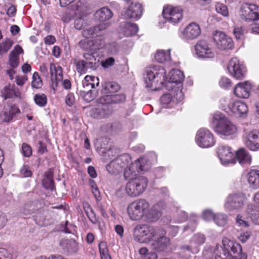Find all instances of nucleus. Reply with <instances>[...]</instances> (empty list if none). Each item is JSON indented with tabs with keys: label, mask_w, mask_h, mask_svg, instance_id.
Returning a JSON list of instances; mask_svg holds the SVG:
<instances>
[{
	"label": "nucleus",
	"mask_w": 259,
	"mask_h": 259,
	"mask_svg": "<svg viewBox=\"0 0 259 259\" xmlns=\"http://www.w3.org/2000/svg\"><path fill=\"white\" fill-rule=\"evenodd\" d=\"M80 96L87 102H90L93 100L96 97L95 94L92 90H82L80 91Z\"/></svg>",
	"instance_id": "52"
},
{
	"label": "nucleus",
	"mask_w": 259,
	"mask_h": 259,
	"mask_svg": "<svg viewBox=\"0 0 259 259\" xmlns=\"http://www.w3.org/2000/svg\"><path fill=\"white\" fill-rule=\"evenodd\" d=\"M197 224V217L196 215H192L191 220L189 221L188 224L184 228V231H190L193 232L195 230Z\"/></svg>",
	"instance_id": "48"
},
{
	"label": "nucleus",
	"mask_w": 259,
	"mask_h": 259,
	"mask_svg": "<svg viewBox=\"0 0 259 259\" xmlns=\"http://www.w3.org/2000/svg\"><path fill=\"white\" fill-rule=\"evenodd\" d=\"M20 175L22 177H30L32 176V172L29 166L24 165L20 169Z\"/></svg>",
	"instance_id": "59"
},
{
	"label": "nucleus",
	"mask_w": 259,
	"mask_h": 259,
	"mask_svg": "<svg viewBox=\"0 0 259 259\" xmlns=\"http://www.w3.org/2000/svg\"><path fill=\"white\" fill-rule=\"evenodd\" d=\"M201 34V29L196 23L189 24L182 32L181 38L186 40H192L197 38Z\"/></svg>",
	"instance_id": "21"
},
{
	"label": "nucleus",
	"mask_w": 259,
	"mask_h": 259,
	"mask_svg": "<svg viewBox=\"0 0 259 259\" xmlns=\"http://www.w3.org/2000/svg\"><path fill=\"white\" fill-rule=\"evenodd\" d=\"M101 41V39H96L94 41L84 39L79 42V46L84 50H99L102 48V44H98V41Z\"/></svg>",
	"instance_id": "32"
},
{
	"label": "nucleus",
	"mask_w": 259,
	"mask_h": 259,
	"mask_svg": "<svg viewBox=\"0 0 259 259\" xmlns=\"http://www.w3.org/2000/svg\"><path fill=\"white\" fill-rule=\"evenodd\" d=\"M83 58L85 59V60H84L85 63L87 64V65L90 67V69H95L96 68V59L93 54L84 53L83 54Z\"/></svg>",
	"instance_id": "46"
},
{
	"label": "nucleus",
	"mask_w": 259,
	"mask_h": 259,
	"mask_svg": "<svg viewBox=\"0 0 259 259\" xmlns=\"http://www.w3.org/2000/svg\"><path fill=\"white\" fill-rule=\"evenodd\" d=\"M170 49L159 50L155 55V59L160 63H167L171 61Z\"/></svg>",
	"instance_id": "34"
},
{
	"label": "nucleus",
	"mask_w": 259,
	"mask_h": 259,
	"mask_svg": "<svg viewBox=\"0 0 259 259\" xmlns=\"http://www.w3.org/2000/svg\"><path fill=\"white\" fill-rule=\"evenodd\" d=\"M227 68L230 75L236 79H242L245 76L246 68L237 58L234 57L230 60Z\"/></svg>",
	"instance_id": "11"
},
{
	"label": "nucleus",
	"mask_w": 259,
	"mask_h": 259,
	"mask_svg": "<svg viewBox=\"0 0 259 259\" xmlns=\"http://www.w3.org/2000/svg\"><path fill=\"white\" fill-rule=\"evenodd\" d=\"M88 6L85 0H79L76 5L74 10L76 16L78 15L84 16V14L88 10Z\"/></svg>",
	"instance_id": "39"
},
{
	"label": "nucleus",
	"mask_w": 259,
	"mask_h": 259,
	"mask_svg": "<svg viewBox=\"0 0 259 259\" xmlns=\"http://www.w3.org/2000/svg\"><path fill=\"white\" fill-rule=\"evenodd\" d=\"M22 153L25 157H30L32 155V149L30 146L26 143L22 145Z\"/></svg>",
	"instance_id": "61"
},
{
	"label": "nucleus",
	"mask_w": 259,
	"mask_h": 259,
	"mask_svg": "<svg viewBox=\"0 0 259 259\" xmlns=\"http://www.w3.org/2000/svg\"><path fill=\"white\" fill-rule=\"evenodd\" d=\"M43 186L47 189L53 190L54 189V181L50 178H44L42 181Z\"/></svg>",
	"instance_id": "62"
},
{
	"label": "nucleus",
	"mask_w": 259,
	"mask_h": 259,
	"mask_svg": "<svg viewBox=\"0 0 259 259\" xmlns=\"http://www.w3.org/2000/svg\"><path fill=\"white\" fill-rule=\"evenodd\" d=\"M99 248L101 259H111L105 242H101L99 244Z\"/></svg>",
	"instance_id": "51"
},
{
	"label": "nucleus",
	"mask_w": 259,
	"mask_h": 259,
	"mask_svg": "<svg viewBox=\"0 0 259 259\" xmlns=\"http://www.w3.org/2000/svg\"><path fill=\"white\" fill-rule=\"evenodd\" d=\"M34 101L37 106L42 107L45 106L47 103V98L44 94H38L34 96Z\"/></svg>",
	"instance_id": "49"
},
{
	"label": "nucleus",
	"mask_w": 259,
	"mask_h": 259,
	"mask_svg": "<svg viewBox=\"0 0 259 259\" xmlns=\"http://www.w3.org/2000/svg\"><path fill=\"white\" fill-rule=\"evenodd\" d=\"M50 72L53 85H55L57 87L60 82L62 81L63 78L62 68L59 65L51 63L50 65Z\"/></svg>",
	"instance_id": "26"
},
{
	"label": "nucleus",
	"mask_w": 259,
	"mask_h": 259,
	"mask_svg": "<svg viewBox=\"0 0 259 259\" xmlns=\"http://www.w3.org/2000/svg\"><path fill=\"white\" fill-rule=\"evenodd\" d=\"M169 239L166 237L160 236L158 234L157 237L151 243V248L158 252L164 251L169 244Z\"/></svg>",
	"instance_id": "25"
},
{
	"label": "nucleus",
	"mask_w": 259,
	"mask_h": 259,
	"mask_svg": "<svg viewBox=\"0 0 259 259\" xmlns=\"http://www.w3.org/2000/svg\"><path fill=\"white\" fill-rule=\"evenodd\" d=\"M138 31V27L136 24L125 23L121 28V33L125 36L135 35Z\"/></svg>",
	"instance_id": "37"
},
{
	"label": "nucleus",
	"mask_w": 259,
	"mask_h": 259,
	"mask_svg": "<svg viewBox=\"0 0 259 259\" xmlns=\"http://www.w3.org/2000/svg\"><path fill=\"white\" fill-rule=\"evenodd\" d=\"M166 71L159 65L149 67L146 70V76L144 77L145 85L151 91H158L161 87L168 90H174V84L181 83L184 78L182 71L179 69H172L169 73V78L166 75Z\"/></svg>",
	"instance_id": "1"
},
{
	"label": "nucleus",
	"mask_w": 259,
	"mask_h": 259,
	"mask_svg": "<svg viewBox=\"0 0 259 259\" xmlns=\"http://www.w3.org/2000/svg\"><path fill=\"white\" fill-rule=\"evenodd\" d=\"M149 206L150 203L148 200L144 198L138 199L128 205L127 212L132 220H141L146 211L148 210Z\"/></svg>",
	"instance_id": "6"
},
{
	"label": "nucleus",
	"mask_w": 259,
	"mask_h": 259,
	"mask_svg": "<svg viewBox=\"0 0 259 259\" xmlns=\"http://www.w3.org/2000/svg\"><path fill=\"white\" fill-rule=\"evenodd\" d=\"M46 213V212L42 209L38 210L37 212H36L34 215V219L36 224L39 225H43L44 224V221L46 220L44 214Z\"/></svg>",
	"instance_id": "53"
},
{
	"label": "nucleus",
	"mask_w": 259,
	"mask_h": 259,
	"mask_svg": "<svg viewBox=\"0 0 259 259\" xmlns=\"http://www.w3.org/2000/svg\"><path fill=\"white\" fill-rule=\"evenodd\" d=\"M74 64L75 65L76 69L77 72L80 74L85 73L90 67L88 66L87 64L84 60L75 59Z\"/></svg>",
	"instance_id": "45"
},
{
	"label": "nucleus",
	"mask_w": 259,
	"mask_h": 259,
	"mask_svg": "<svg viewBox=\"0 0 259 259\" xmlns=\"http://www.w3.org/2000/svg\"><path fill=\"white\" fill-rule=\"evenodd\" d=\"M213 41L216 47L220 50L232 49L233 47L232 38L222 31L214 32Z\"/></svg>",
	"instance_id": "15"
},
{
	"label": "nucleus",
	"mask_w": 259,
	"mask_h": 259,
	"mask_svg": "<svg viewBox=\"0 0 259 259\" xmlns=\"http://www.w3.org/2000/svg\"><path fill=\"white\" fill-rule=\"evenodd\" d=\"M35 203L32 202L26 204L24 206V213L26 215L30 214L35 212Z\"/></svg>",
	"instance_id": "57"
},
{
	"label": "nucleus",
	"mask_w": 259,
	"mask_h": 259,
	"mask_svg": "<svg viewBox=\"0 0 259 259\" xmlns=\"http://www.w3.org/2000/svg\"><path fill=\"white\" fill-rule=\"evenodd\" d=\"M213 220L217 225L223 226L227 224V215L224 213H217L215 214Z\"/></svg>",
	"instance_id": "50"
},
{
	"label": "nucleus",
	"mask_w": 259,
	"mask_h": 259,
	"mask_svg": "<svg viewBox=\"0 0 259 259\" xmlns=\"http://www.w3.org/2000/svg\"><path fill=\"white\" fill-rule=\"evenodd\" d=\"M238 14L246 21H259V6L252 3H243L241 4Z\"/></svg>",
	"instance_id": "8"
},
{
	"label": "nucleus",
	"mask_w": 259,
	"mask_h": 259,
	"mask_svg": "<svg viewBox=\"0 0 259 259\" xmlns=\"http://www.w3.org/2000/svg\"><path fill=\"white\" fill-rule=\"evenodd\" d=\"M128 156L124 155L117 157L112 160L107 166L108 171L112 174H116L121 171L128 163Z\"/></svg>",
	"instance_id": "19"
},
{
	"label": "nucleus",
	"mask_w": 259,
	"mask_h": 259,
	"mask_svg": "<svg viewBox=\"0 0 259 259\" xmlns=\"http://www.w3.org/2000/svg\"><path fill=\"white\" fill-rule=\"evenodd\" d=\"M217 154L221 163L224 165L234 164L236 159L231 148L226 145H220L217 148Z\"/></svg>",
	"instance_id": "14"
},
{
	"label": "nucleus",
	"mask_w": 259,
	"mask_h": 259,
	"mask_svg": "<svg viewBox=\"0 0 259 259\" xmlns=\"http://www.w3.org/2000/svg\"><path fill=\"white\" fill-rule=\"evenodd\" d=\"M86 214L89 218L90 221L94 224H96L97 223V219L96 217V214L90 206H88L85 209Z\"/></svg>",
	"instance_id": "56"
},
{
	"label": "nucleus",
	"mask_w": 259,
	"mask_h": 259,
	"mask_svg": "<svg viewBox=\"0 0 259 259\" xmlns=\"http://www.w3.org/2000/svg\"><path fill=\"white\" fill-rule=\"evenodd\" d=\"M215 214L210 209H206L203 211L202 218L207 222H209L213 220Z\"/></svg>",
	"instance_id": "58"
},
{
	"label": "nucleus",
	"mask_w": 259,
	"mask_h": 259,
	"mask_svg": "<svg viewBox=\"0 0 259 259\" xmlns=\"http://www.w3.org/2000/svg\"><path fill=\"white\" fill-rule=\"evenodd\" d=\"M249 214L247 212L243 214H238L236 218V224L241 227H248L249 226Z\"/></svg>",
	"instance_id": "43"
},
{
	"label": "nucleus",
	"mask_w": 259,
	"mask_h": 259,
	"mask_svg": "<svg viewBox=\"0 0 259 259\" xmlns=\"http://www.w3.org/2000/svg\"><path fill=\"white\" fill-rule=\"evenodd\" d=\"M246 199L245 195L241 193L230 194L226 198L224 204L225 209L228 211L239 210L244 206Z\"/></svg>",
	"instance_id": "9"
},
{
	"label": "nucleus",
	"mask_w": 259,
	"mask_h": 259,
	"mask_svg": "<svg viewBox=\"0 0 259 259\" xmlns=\"http://www.w3.org/2000/svg\"><path fill=\"white\" fill-rule=\"evenodd\" d=\"M95 18L100 22H105L110 20L113 16L112 11L107 7H103L97 10L95 14Z\"/></svg>",
	"instance_id": "31"
},
{
	"label": "nucleus",
	"mask_w": 259,
	"mask_h": 259,
	"mask_svg": "<svg viewBox=\"0 0 259 259\" xmlns=\"http://www.w3.org/2000/svg\"><path fill=\"white\" fill-rule=\"evenodd\" d=\"M251 88V83L249 81L239 82L235 86L234 94L238 98L247 99L250 96Z\"/></svg>",
	"instance_id": "23"
},
{
	"label": "nucleus",
	"mask_w": 259,
	"mask_h": 259,
	"mask_svg": "<svg viewBox=\"0 0 259 259\" xmlns=\"http://www.w3.org/2000/svg\"><path fill=\"white\" fill-rule=\"evenodd\" d=\"M1 96L5 100L7 99L17 98L21 99L22 94L20 89L15 84L8 83L1 90Z\"/></svg>",
	"instance_id": "22"
},
{
	"label": "nucleus",
	"mask_w": 259,
	"mask_h": 259,
	"mask_svg": "<svg viewBox=\"0 0 259 259\" xmlns=\"http://www.w3.org/2000/svg\"><path fill=\"white\" fill-rule=\"evenodd\" d=\"M210 124L214 131L221 136H231L237 133V126L221 112L212 114Z\"/></svg>",
	"instance_id": "2"
},
{
	"label": "nucleus",
	"mask_w": 259,
	"mask_h": 259,
	"mask_svg": "<svg viewBox=\"0 0 259 259\" xmlns=\"http://www.w3.org/2000/svg\"><path fill=\"white\" fill-rule=\"evenodd\" d=\"M100 44H102V47L104 46L106 51L112 55L116 54L119 49L118 44L116 41H112L104 45V41L101 39Z\"/></svg>",
	"instance_id": "42"
},
{
	"label": "nucleus",
	"mask_w": 259,
	"mask_h": 259,
	"mask_svg": "<svg viewBox=\"0 0 259 259\" xmlns=\"http://www.w3.org/2000/svg\"><path fill=\"white\" fill-rule=\"evenodd\" d=\"M245 146L252 151H259V131L253 130L245 132L243 137Z\"/></svg>",
	"instance_id": "16"
},
{
	"label": "nucleus",
	"mask_w": 259,
	"mask_h": 259,
	"mask_svg": "<svg viewBox=\"0 0 259 259\" xmlns=\"http://www.w3.org/2000/svg\"><path fill=\"white\" fill-rule=\"evenodd\" d=\"M165 207V203L163 201H160L151 207L149 206L148 210L146 211L142 220L147 223L156 222L162 216V211Z\"/></svg>",
	"instance_id": "12"
},
{
	"label": "nucleus",
	"mask_w": 259,
	"mask_h": 259,
	"mask_svg": "<svg viewBox=\"0 0 259 259\" xmlns=\"http://www.w3.org/2000/svg\"><path fill=\"white\" fill-rule=\"evenodd\" d=\"M255 206L253 204H248L246 211L249 214V218L255 225H259V210H255Z\"/></svg>",
	"instance_id": "38"
},
{
	"label": "nucleus",
	"mask_w": 259,
	"mask_h": 259,
	"mask_svg": "<svg viewBox=\"0 0 259 259\" xmlns=\"http://www.w3.org/2000/svg\"><path fill=\"white\" fill-rule=\"evenodd\" d=\"M215 11L218 13L221 14L224 17H227L229 15V12L227 6L222 3H218L215 7Z\"/></svg>",
	"instance_id": "54"
},
{
	"label": "nucleus",
	"mask_w": 259,
	"mask_h": 259,
	"mask_svg": "<svg viewBox=\"0 0 259 259\" xmlns=\"http://www.w3.org/2000/svg\"><path fill=\"white\" fill-rule=\"evenodd\" d=\"M19 113V109L16 106L13 105L11 106L9 110H5L1 114V116L5 122H8Z\"/></svg>",
	"instance_id": "35"
},
{
	"label": "nucleus",
	"mask_w": 259,
	"mask_h": 259,
	"mask_svg": "<svg viewBox=\"0 0 259 259\" xmlns=\"http://www.w3.org/2000/svg\"><path fill=\"white\" fill-rule=\"evenodd\" d=\"M175 94L173 96L171 94H164L160 98V103L164 108H171L178 103L182 101L184 95L182 90L175 91Z\"/></svg>",
	"instance_id": "18"
},
{
	"label": "nucleus",
	"mask_w": 259,
	"mask_h": 259,
	"mask_svg": "<svg viewBox=\"0 0 259 259\" xmlns=\"http://www.w3.org/2000/svg\"><path fill=\"white\" fill-rule=\"evenodd\" d=\"M195 142L198 146L203 148L211 147L215 144L212 134L206 128H201L197 131Z\"/></svg>",
	"instance_id": "10"
},
{
	"label": "nucleus",
	"mask_w": 259,
	"mask_h": 259,
	"mask_svg": "<svg viewBox=\"0 0 259 259\" xmlns=\"http://www.w3.org/2000/svg\"><path fill=\"white\" fill-rule=\"evenodd\" d=\"M114 63V58L113 57H109L101 61V65L104 68H108L113 66Z\"/></svg>",
	"instance_id": "60"
},
{
	"label": "nucleus",
	"mask_w": 259,
	"mask_h": 259,
	"mask_svg": "<svg viewBox=\"0 0 259 259\" xmlns=\"http://www.w3.org/2000/svg\"><path fill=\"white\" fill-rule=\"evenodd\" d=\"M109 25L108 23L100 24L96 26L83 30L82 32V35L87 38L100 36L102 34V31L105 30Z\"/></svg>",
	"instance_id": "24"
},
{
	"label": "nucleus",
	"mask_w": 259,
	"mask_h": 259,
	"mask_svg": "<svg viewBox=\"0 0 259 259\" xmlns=\"http://www.w3.org/2000/svg\"><path fill=\"white\" fill-rule=\"evenodd\" d=\"M42 81L38 75V73L35 72L33 74L31 86L33 88L38 89L42 86Z\"/></svg>",
	"instance_id": "55"
},
{
	"label": "nucleus",
	"mask_w": 259,
	"mask_h": 259,
	"mask_svg": "<svg viewBox=\"0 0 259 259\" xmlns=\"http://www.w3.org/2000/svg\"><path fill=\"white\" fill-rule=\"evenodd\" d=\"M119 85L115 82H106L104 85V93L106 95H112L120 90Z\"/></svg>",
	"instance_id": "40"
},
{
	"label": "nucleus",
	"mask_w": 259,
	"mask_h": 259,
	"mask_svg": "<svg viewBox=\"0 0 259 259\" xmlns=\"http://www.w3.org/2000/svg\"><path fill=\"white\" fill-rule=\"evenodd\" d=\"M137 169L138 172L140 171H146L150 168V165L147 160V159L144 157H140L134 164Z\"/></svg>",
	"instance_id": "41"
},
{
	"label": "nucleus",
	"mask_w": 259,
	"mask_h": 259,
	"mask_svg": "<svg viewBox=\"0 0 259 259\" xmlns=\"http://www.w3.org/2000/svg\"><path fill=\"white\" fill-rule=\"evenodd\" d=\"M236 159L241 164H249L251 161V156L249 152L245 149L241 148L236 153Z\"/></svg>",
	"instance_id": "33"
},
{
	"label": "nucleus",
	"mask_w": 259,
	"mask_h": 259,
	"mask_svg": "<svg viewBox=\"0 0 259 259\" xmlns=\"http://www.w3.org/2000/svg\"><path fill=\"white\" fill-rule=\"evenodd\" d=\"M14 41L10 38H5L0 43V55H3L7 53L11 48Z\"/></svg>",
	"instance_id": "44"
},
{
	"label": "nucleus",
	"mask_w": 259,
	"mask_h": 259,
	"mask_svg": "<svg viewBox=\"0 0 259 259\" xmlns=\"http://www.w3.org/2000/svg\"><path fill=\"white\" fill-rule=\"evenodd\" d=\"M0 259H13L12 255L7 249L0 248Z\"/></svg>",
	"instance_id": "64"
},
{
	"label": "nucleus",
	"mask_w": 259,
	"mask_h": 259,
	"mask_svg": "<svg viewBox=\"0 0 259 259\" xmlns=\"http://www.w3.org/2000/svg\"><path fill=\"white\" fill-rule=\"evenodd\" d=\"M223 247L220 246L221 256L225 258L247 259V256L242 252V247L239 243L224 238L222 240Z\"/></svg>",
	"instance_id": "5"
},
{
	"label": "nucleus",
	"mask_w": 259,
	"mask_h": 259,
	"mask_svg": "<svg viewBox=\"0 0 259 259\" xmlns=\"http://www.w3.org/2000/svg\"><path fill=\"white\" fill-rule=\"evenodd\" d=\"M248 182L252 188L254 189L259 188V170H250L248 174Z\"/></svg>",
	"instance_id": "36"
},
{
	"label": "nucleus",
	"mask_w": 259,
	"mask_h": 259,
	"mask_svg": "<svg viewBox=\"0 0 259 259\" xmlns=\"http://www.w3.org/2000/svg\"><path fill=\"white\" fill-rule=\"evenodd\" d=\"M74 21V27L76 29L80 30L88 25L84 16L78 15Z\"/></svg>",
	"instance_id": "47"
},
{
	"label": "nucleus",
	"mask_w": 259,
	"mask_h": 259,
	"mask_svg": "<svg viewBox=\"0 0 259 259\" xmlns=\"http://www.w3.org/2000/svg\"><path fill=\"white\" fill-rule=\"evenodd\" d=\"M220 102L221 108L229 114L240 116L247 112V107L243 102L231 97H223Z\"/></svg>",
	"instance_id": "4"
},
{
	"label": "nucleus",
	"mask_w": 259,
	"mask_h": 259,
	"mask_svg": "<svg viewBox=\"0 0 259 259\" xmlns=\"http://www.w3.org/2000/svg\"><path fill=\"white\" fill-rule=\"evenodd\" d=\"M125 100V96L122 94H113L112 95H106L100 99V102L103 104L111 103H119Z\"/></svg>",
	"instance_id": "30"
},
{
	"label": "nucleus",
	"mask_w": 259,
	"mask_h": 259,
	"mask_svg": "<svg viewBox=\"0 0 259 259\" xmlns=\"http://www.w3.org/2000/svg\"><path fill=\"white\" fill-rule=\"evenodd\" d=\"M206 240L204 234L198 233L194 235L191 238L189 245H183L181 247L182 252L186 251L192 253H197L199 251V247L203 244Z\"/></svg>",
	"instance_id": "13"
},
{
	"label": "nucleus",
	"mask_w": 259,
	"mask_h": 259,
	"mask_svg": "<svg viewBox=\"0 0 259 259\" xmlns=\"http://www.w3.org/2000/svg\"><path fill=\"white\" fill-rule=\"evenodd\" d=\"M158 230L153 226L147 224L136 225L133 230V238L135 241L145 244L151 243L157 237Z\"/></svg>",
	"instance_id": "3"
},
{
	"label": "nucleus",
	"mask_w": 259,
	"mask_h": 259,
	"mask_svg": "<svg viewBox=\"0 0 259 259\" xmlns=\"http://www.w3.org/2000/svg\"><path fill=\"white\" fill-rule=\"evenodd\" d=\"M59 244L62 248L69 254L75 253L79 250L78 243L74 239H63Z\"/></svg>",
	"instance_id": "28"
},
{
	"label": "nucleus",
	"mask_w": 259,
	"mask_h": 259,
	"mask_svg": "<svg viewBox=\"0 0 259 259\" xmlns=\"http://www.w3.org/2000/svg\"><path fill=\"white\" fill-rule=\"evenodd\" d=\"M163 18L169 23H177L182 19V9L180 7L168 6L163 10Z\"/></svg>",
	"instance_id": "17"
},
{
	"label": "nucleus",
	"mask_w": 259,
	"mask_h": 259,
	"mask_svg": "<svg viewBox=\"0 0 259 259\" xmlns=\"http://www.w3.org/2000/svg\"><path fill=\"white\" fill-rule=\"evenodd\" d=\"M27 80L28 77L26 75H17L15 77V82L20 87H22Z\"/></svg>",
	"instance_id": "63"
},
{
	"label": "nucleus",
	"mask_w": 259,
	"mask_h": 259,
	"mask_svg": "<svg viewBox=\"0 0 259 259\" xmlns=\"http://www.w3.org/2000/svg\"><path fill=\"white\" fill-rule=\"evenodd\" d=\"M23 53V50L19 45H16L9 54V63L13 68H16L19 65V55Z\"/></svg>",
	"instance_id": "29"
},
{
	"label": "nucleus",
	"mask_w": 259,
	"mask_h": 259,
	"mask_svg": "<svg viewBox=\"0 0 259 259\" xmlns=\"http://www.w3.org/2000/svg\"><path fill=\"white\" fill-rule=\"evenodd\" d=\"M148 183V179L143 176H139L131 179L126 184L125 189L128 196L136 197L143 194L146 190Z\"/></svg>",
	"instance_id": "7"
},
{
	"label": "nucleus",
	"mask_w": 259,
	"mask_h": 259,
	"mask_svg": "<svg viewBox=\"0 0 259 259\" xmlns=\"http://www.w3.org/2000/svg\"><path fill=\"white\" fill-rule=\"evenodd\" d=\"M142 13V5L138 3H132L126 10L124 14L126 18H133L135 20L139 19Z\"/></svg>",
	"instance_id": "27"
},
{
	"label": "nucleus",
	"mask_w": 259,
	"mask_h": 259,
	"mask_svg": "<svg viewBox=\"0 0 259 259\" xmlns=\"http://www.w3.org/2000/svg\"><path fill=\"white\" fill-rule=\"evenodd\" d=\"M195 51L196 55L200 58L210 59L214 57V53L205 40L198 41L195 46Z\"/></svg>",
	"instance_id": "20"
}]
</instances>
